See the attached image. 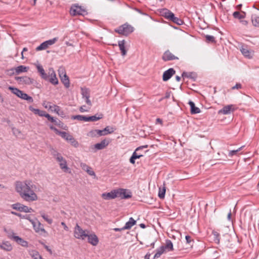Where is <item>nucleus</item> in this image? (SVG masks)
Instances as JSON below:
<instances>
[{"label": "nucleus", "instance_id": "nucleus-33", "mask_svg": "<svg viewBox=\"0 0 259 259\" xmlns=\"http://www.w3.org/2000/svg\"><path fill=\"white\" fill-rule=\"evenodd\" d=\"M46 118L51 122L54 123L56 125L60 126L61 123H62L60 120H58L57 118H55L51 116L49 114L47 115Z\"/></svg>", "mask_w": 259, "mask_h": 259}, {"label": "nucleus", "instance_id": "nucleus-9", "mask_svg": "<svg viewBox=\"0 0 259 259\" xmlns=\"http://www.w3.org/2000/svg\"><path fill=\"white\" fill-rule=\"evenodd\" d=\"M15 79L21 84H30L33 82L32 79L26 76L16 77Z\"/></svg>", "mask_w": 259, "mask_h": 259}, {"label": "nucleus", "instance_id": "nucleus-15", "mask_svg": "<svg viewBox=\"0 0 259 259\" xmlns=\"http://www.w3.org/2000/svg\"><path fill=\"white\" fill-rule=\"evenodd\" d=\"M234 110V106L233 105H229L224 107L223 109L220 110L218 113L219 114H228Z\"/></svg>", "mask_w": 259, "mask_h": 259}, {"label": "nucleus", "instance_id": "nucleus-18", "mask_svg": "<svg viewBox=\"0 0 259 259\" xmlns=\"http://www.w3.org/2000/svg\"><path fill=\"white\" fill-rule=\"evenodd\" d=\"M109 144V141L104 139L102 140L100 143H98L94 145V148L97 150H102L106 148Z\"/></svg>", "mask_w": 259, "mask_h": 259}, {"label": "nucleus", "instance_id": "nucleus-20", "mask_svg": "<svg viewBox=\"0 0 259 259\" xmlns=\"http://www.w3.org/2000/svg\"><path fill=\"white\" fill-rule=\"evenodd\" d=\"M29 109L30 111H32L35 114H37L41 117H47V113L45 111L40 110L38 109H35L32 106H29Z\"/></svg>", "mask_w": 259, "mask_h": 259}, {"label": "nucleus", "instance_id": "nucleus-24", "mask_svg": "<svg viewBox=\"0 0 259 259\" xmlns=\"http://www.w3.org/2000/svg\"><path fill=\"white\" fill-rule=\"evenodd\" d=\"M240 51L244 57H247L249 59L252 57L251 52L248 49L246 46L242 47L240 49Z\"/></svg>", "mask_w": 259, "mask_h": 259}, {"label": "nucleus", "instance_id": "nucleus-6", "mask_svg": "<svg viewBox=\"0 0 259 259\" xmlns=\"http://www.w3.org/2000/svg\"><path fill=\"white\" fill-rule=\"evenodd\" d=\"M86 13L85 9L79 6L75 5L72 7L70 10V14L73 16L84 15Z\"/></svg>", "mask_w": 259, "mask_h": 259}, {"label": "nucleus", "instance_id": "nucleus-59", "mask_svg": "<svg viewBox=\"0 0 259 259\" xmlns=\"http://www.w3.org/2000/svg\"><path fill=\"white\" fill-rule=\"evenodd\" d=\"M242 85L240 83H236V85L232 88V90L241 89Z\"/></svg>", "mask_w": 259, "mask_h": 259}, {"label": "nucleus", "instance_id": "nucleus-27", "mask_svg": "<svg viewBox=\"0 0 259 259\" xmlns=\"http://www.w3.org/2000/svg\"><path fill=\"white\" fill-rule=\"evenodd\" d=\"M136 224V221L133 218H130L128 221L126 222L124 226L125 230H129Z\"/></svg>", "mask_w": 259, "mask_h": 259}, {"label": "nucleus", "instance_id": "nucleus-34", "mask_svg": "<svg viewBox=\"0 0 259 259\" xmlns=\"http://www.w3.org/2000/svg\"><path fill=\"white\" fill-rule=\"evenodd\" d=\"M28 68L23 65H20L15 68L14 69L16 73L18 74L21 72H26L27 71Z\"/></svg>", "mask_w": 259, "mask_h": 259}, {"label": "nucleus", "instance_id": "nucleus-4", "mask_svg": "<svg viewBox=\"0 0 259 259\" xmlns=\"http://www.w3.org/2000/svg\"><path fill=\"white\" fill-rule=\"evenodd\" d=\"M12 207L13 209L21 212H31L33 211L32 208L29 207L27 206L24 205L20 203H16L12 204Z\"/></svg>", "mask_w": 259, "mask_h": 259}, {"label": "nucleus", "instance_id": "nucleus-46", "mask_svg": "<svg viewBox=\"0 0 259 259\" xmlns=\"http://www.w3.org/2000/svg\"><path fill=\"white\" fill-rule=\"evenodd\" d=\"M212 234L213 235L214 241L215 243L219 244L220 243V234L217 231H213Z\"/></svg>", "mask_w": 259, "mask_h": 259}, {"label": "nucleus", "instance_id": "nucleus-2", "mask_svg": "<svg viewBox=\"0 0 259 259\" xmlns=\"http://www.w3.org/2000/svg\"><path fill=\"white\" fill-rule=\"evenodd\" d=\"M74 236L75 238L81 240H84L87 238L88 233L89 231L88 230H83L80 226L77 223L74 228Z\"/></svg>", "mask_w": 259, "mask_h": 259}, {"label": "nucleus", "instance_id": "nucleus-19", "mask_svg": "<svg viewBox=\"0 0 259 259\" xmlns=\"http://www.w3.org/2000/svg\"><path fill=\"white\" fill-rule=\"evenodd\" d=\"M48 104H49V108L51 109L52 111H54L56 112L57 114L59 115H64L63 111H61L60 109V107L57 105H51V103H48Z\"/></svg>", "mask_w": 259, "mask_h": 259}, {"label": "nucleus", "instance_id": "nucleus-29", "mask_svg": "<svg viewBox=\"0 0 259 259\" xmlns=\"http://www.w3.org/2000/svg\"><path fill=\"white\" fill-rule=\"evenodd\" d=\"M118 46L119 49L121 51V54L122 56H125L126 54V51L125 48V40H122L118 41Z\"/></svg>", "mask_w": 259, "mask_h": 259}, {"label": "nucleus", "instance_id": "nucleus-21", "mask_svg": "<svg viewBox=\"0 0 259 259\" xmlns=\"http://www.w3.org/2000/svg\"><path fill=\"white\" fill-rule=\"evenodd\" d=\"M251 20L253 26L259 27V15L257 14H252L251 16Z\"/></svg>", "mask_w": 259, "mask_h": 259}, {"label": "nucleus", "instance_id": "nucleus-48", "mask_svg": "<svg viewBox=\"0 0 259 259\" xmlns=\"http://www.w3.org/2000/svg\"><path fill=\"white\" fill-rule=\"evenodd\" d=\"M68 142L70 143L72 146L75 148H77L79 146L78 142L73 137V136L71 138L70 140Z\"/></svg>", "mask_w": 259, "mask_h": 259}, {"label": "nucleus", "instance_id": "nucleus-30", "mask_svg": "<svg viewBox=\"0 0 259 259\" xmlns=\"http://www.w3.org/2000/svg\"><path fill=\"white\" fill-rule=\"evenodd\" d=\"M245 15L246 13L244 11H241V12L235 11L233 13L234 18L238 19H242L244 18L245 17Z\"/></svg>", "mask_w": 259, "mask_h": 259}, {"label": "nucleus", "instance_id": "nucleus-11", "mask_svg": "<svg viewBox=\"0 0 259 259\" xmlns=\"http://www.w3.org/2000/svg\"><path fill=\"white\" fill-rule=\"evenodd\" d=\"M162 59L164 61H168L178 60L179 58L173 55L169 50H167L163 53Z\"/></svg>", "mask_w": 259, "mask_h": 259}, {"label": "nucleus", "instance_id": "nucleus-43", "mask_svg": "<svg viewBox=\"0 0 259 259\" xmlns=\"http://www.w3.org/2000/svg\"><path fill=\"white\" fill-rule=\"evenodd\" d=\"M22 99L27 100L29 103H32L33 101L32 98L29 96L27 94L23 93L21 98Z\"/></svg>", "mask_w": 259, "mask_h": 259}, {"label": "nucleus", "instance_id": "nucleus-39", "mask_svg": "<svg viewBox=\"0 0 259 259\" xmlns=\"http://www.w3.org/2000/svg\"><path fill=\"white\" fill-rule=\"evenodd\" d=\"M174 14L169 10H168L167 9L163 10V16L167 19L170 20L171 17H173Z\"/></svg>", "mask_w": 259, "mask_h": 259}, {"label": "nucleus", "instance_id": "nucleus-58", "mask_svg": "<svg viewBox=\"0 0 259 259\" xmlns=\"http://www.w3.org/2000/svg\"><path fill=\"white\" fill-rule=\"evenodd\" d=\"M50 128L54 131V132L57 134H58L59 135V132H61V131H59L57 128H56L55 127H54V126L53 125H50Z\"/></svg>", "mask_w": 259, "mask_h": 259}, {"label": "nucleus", "instance_id": "nucleus-3", "mask_svg": "<svg viewBox=\"0 0 259 259\" xmlns=\"http://www.w3.org/2000/svg\"><path fill=\"white\" fill-rule=\"evenodd\" d=\"M134 28L131 25L125 23L115 30V32L120 34L127 36L134 31Z\"/></svg>", "mask_w": 259, "mask_h": 259}, {"label": "nucleus", "instance_id": "nucleus-28", "mask_svg": "<svg viewBox=\"0 0 259 259\" xmlns=\"http://www.w3.org/2000/svg\"><path fill=\"white\" fill-rule=\"evenodd\" d=\"M189 104L191 107V113L192 114H197L200 112V110L199 108L196 107L195 105V104L192 101H190L189 102Z\"/></svg>", "mask_w": 259, "mask_h": 259}, {"label": "nucleus", "instance_id": "nucleus-13", "mask_svg": "<svg viewBox=\"0 0 259 259\" xmlns=\"http://www.w3.org/2000/svg\"><path fill=\"white\" fill-rule=\"evenodd\" d=\"M49 79L48 80L53 84H57L58 83V80L56 77V74L53 69H49L48 72Z\"/></svg>", "mask_w": 259, "mask_h": 259}, {"label": "nucleus", "instance_id": "nucleus-42", "mask_svg": "<svg viewBox=\"0 0 259 259\" xmlns=\"http://www.w3.org/2000/svg\"><path fill=\"white\" fill-rule=\"evenodd\" d=\"M41 217L49 224H51L53 223V220L49 218L48 215L46 214L43 212H40Z\"/></svg>", "mask_w": 259, "mask_h": 259}, {"label": "nucleus", "instance_id": "nucleus-35", "mask_svg": "<svg viewBox=\"0 0 259 259\" xmlns=\"http://www.w3.org/2000/svg\"><path fill=\"white\" fill-rule=\"evenodd\" d=\"M165 251H166L165 248H164L163 246H161L159 248L157 249L156 253L155 254L154 258H158L160 256V255L164 253Z\"/></svg>", "mask_w": 259, "mask_h": 259}, {"label": "nucleus", "instance_id": "nucleus-8", "mask_svg": "<svg viewBox=\"0 0 259 259\" xmlns=\"http://www.w3.org/2000/svg\"><path fill=\"white\" fill-rule=\"evenodd\" d=\"M56 159L58 162H59V165L61 169H62L64 172H68L69 173L71 172L70 168L67 166L66 160L61 155L58 157Z\"/></svg>", "mask_w": 259, "mask_h": 259}, {"label": "nucleus", "instance_id": "nucleus-54", "mask_svg": "<svg viewBox=\"0 0 259 259\" xmlns=\"http://www.w3.org/2000/svg\"><path fill=\"white\" fill-rule=\"evenodd\" d=\"M51 154L53 156V157L56 159L58 157L60 156L61 154L58 153L56 150L54 149H52L51 150Z\"/></svg>", "mask_w": 259, "mask_h": 259}, {"label": "nucleus", "instance_id": "nucleus-1", "mask_svg": "<svg viewBox=\"0 0 259 259\" xmlns=\"http://www.w3.org/2000/svg\"><path fill=\"white\" fill-rule=\"evenodd\" d=\"M14 186L16 192L25 201L33 202L38 199L35 193L36 187L31 181H17L15 182Z\"/></svg>", "mask_w": 259, "mask_h": 259}, {"label": "nucleus", "instance_id": "nucleus-47", "mask_svg": "<svg viewBox=\"0 0 259 259\" xmlns=\"http://www.w3.org/2000/svg\"><path fill=\"white\" fill-rule=\"evenodd\" d=\"M166 189L165 187H163L162 189L159 188L158 196L160 199H163L164 197L165 194Z\"/></svg>", "mask_w": 259, "mask_h": 259}, {"label": "nucleus", "instance_id": "nucleus-5", "mask_svg": "<svg viewBox=\"0 0 259 259\" xmlns=\"http://www.w3.org/2000/svg\"><path fill=\"white\" fill-rule=\"evenodd\" d=\"M30 222L33 225V228L36 232L39 233L40 234L42 233H47V232L44 228V226L41 224L37 220H30Z\"/></svg>", "mask_w": 259, "mask_h": 259}, {"label": "nucleus", "instance_id": "nucleus-10", "mask_svg": "<svg viewBox=\"0 0 259 259\" xmlns=\"http://www.w3.org/2000/svg\"><path fill=\"white\" fill-rule=\"evenodd\" d=\"M87 237L88 238V242L93 246H96L99 243V239L97 235L93 233H88Z\"/></svg>", "mask_w": 259, "mask_h": 259}, {"label": "nucleus", "instance_id": "nucleus-63", "mask_svg": "<svg viewBox=\"0 0 259 259\" xmlns=\"http://www.w3.org/2000/svg\"><path fill=\"white\" fill-rule=\"evenodd\" d=\"M124 230H125V229H124V227H123L122 228H115L113 229V230L115 231V232L121 231Z\"/></svg>", "mask_w": 259, "mask_h": 259}, {"label": "nucleus", "instance_id": "nucleus-12", "mask_svg": "<svg viewBox=\"0 0 259 259\" xmlns=\"http://www.w3.org/2000/svg\"><path fill=\"white\" fill-rule=\"evenodd\" d=\"M102 197L105 200H110L117 197L116 190H113L108 193H104L102 194Z\"/></svg>", "mask_w": 259, "mask_h": 259}, {"label": "nucleus", "instance_id": "nucleus-14", "mask_svg": "<svg viewBox=\"0 0 259 259\" xmlns=\"http://www.w3.org/2000/svg\"><path fill=\"white\" fill-rule=\"evenodd\" d=\"M176 73L175 70L171 68L166 70L163 72L162 75V79L163 81H166L169 79L171 76Z\"/></svg>", "mask_w": 259, "mask_h": 259}, {"label": "nucleus", "instance_id": "nucleus-36", "mask_svg": "<svg viewBox=\"0 0 259 259\" xmlns=\"http://www.w3.org/2000/svg\"><path fill=\"white\" fill-rule=\"evenodd\" d=\"M142 156H143L142 155H138L137 153H136V151H135L132 154V156L131 157L130 159V161L131 163L132 164H135V159H138V158H140V157H141Z\"/></svg>", "mask_w": 259, "mask_h": 259}, {"label": "nucleus", "instance_id": "nucleus-57", "mask_svg": "<svg viewBox=\"0 0 259 259\" xmlns=\"http://www.w3.org/2000/svg\"><path fill=\"white\" fill-rule=\"evenodd\" d=\"M58 71H59V76H60V78L62 77L64 74H66L64 69L63 68L59 69Z\"/></svg>", "mask_w": 259, "mask_h": 259}, {"label": "nucleus", "instance_id": "nucleus-41", "mask_svg": "<svg viewBox=\"0 0 259 259\" xmlns=\"http://www.w3.org/2000/svg\"><path fill=\"white\" fill-rule=\"evenodd\" d=\"M71 118L73 120L86 121V116L82 115H72Z\"/></svg>", "mask_w": 259, "mask_h": 259}, {"label": "nucleus", "instance_id": "nucleus-64", "mask_svg": "<svg viewBox=\"0 0 259 259\" xmlns=\"http://www.w3.org/2000/svg\"><path fill=\"white\" fill-rule=\"evenodd\" d=\"M61 225L63 226L64 229L65 230H66V231H68V228L66 226V225L65 224V223L64 222H61Z\"/></svg>", "mask_w": 259, "mask_h": 259}, {"label": "nucleus", "instance_id": "nucleus-52", "mask_svg": "<svg viewBox=\"0 0 259 259\" xmlns=\"http://www.w3.org/2000/svg\"><path fill=\"white\" fill-rule=\"evenodd\" d=\"M58 40L57 37H55L52 39H49L48 40L45 41L48 45V46H51L54 44Z\"/></svg>", "mask_w": 259, "mask_h": 259}, {"label": "nucleus", "instance_id": "nucleus-17", "mask_svg": "<svg viewBox=\"0 0 259 259\" xmlns=\"http://www.w3.org/2000/svg\"><path fill=\"white\" fill-rule=\"evenodd\" d=\"M35 65L41 77L45 80H48L49 79L48 74L45 72L42 66L39 64H37Z\"/></svg>", "mask_w": 259, "mask_h": 259}, {"label": "nucleus", "instance_id": "nucleus-37", "mask_svg": "<svg viewBox=\"0 0 259 259\" xmlns=\"http://www.w3.org/2000/svg\"><path fill=\"white\" fill-rule=\"evenodd\" d=\"M99 131V130H92L88 133V136L92 138L100 137Z\"/></svg>", "mask_w": 259, "mask_h": 259}, {"label": "nucleus", "instance_id": "nucleus-61", "mask_svg": "<svg viewBox=\"0 0 259 259\" xmlns=\"http://www.w3.org/2000/svg\"><path fill=\"white\" fill-rule=\"evenodd\" d=\"M11 213L12 214H13L16 216H18L22 219H23V215H22L21 213H18V212H14V211H12L11 212Z\"/></svg>", "mask_w": 259, "mask_h": 259}, {"label": "nucleus", "instance_id": "nucleus-55", "mask_svg": "<svg viewBox=\"0 0 259 259\" xmlns=\"http://www.w3.org/2000/svg\"><path fill=\"white\" fill-rule=\"evenodd\" d=\"M185 238H186L187 243L188 244H190V245H192V244H191V243L193 242L194 241H193V240L191 239V237L189 235H187V236H186Z\"/></svg>", "mask_w": 259, "mask_h": 259}, {"label": "nucleus", "instance_id": "nucleus-25", "mask_svg": "<svg viewBox=\"0 0 259 259\" xmlns=\"http://www.w3.org/2000/svg\"><path fill=\"white\" fill-rule=\"evenodd\" d=\"M103 114H96L91 116H86V121H96L103 118Z\"/></svg>", "mask_w": 259, "mask_h": 259}, {"label": "nucleus", "instance_id": "nucleus-49", "mask_svg": "<svg viewBox=\"0 0 259 259\" xmlns=\"http://www.w3.org/2000/svg\"><path fill=\"white\" fill-rule=\"evenodd\" d=\"M81 94L83 98H88V97H90L89 91L87 89H81Z\"/></svg>", "mask_w": 259, "mask_h": 259}, {"label": "nucleus", "instance_id": "nucleus-32", "mask_svg": "<svg viewBox=\"0 0 259 259\" xmlns=\"http://www.w3.org/2000/svg\"><path fill=\"white\" fill-rule=\"evenodd\" d=\"M62 83L66 88H68L70 86V82L68 77L66 74H64L62 77L60 78Z\"/></svg>", "mask_w": 259, "mask_h": 259}, {"label": "nucleus", "instance_id": "nucleus-51", "mask_svg": "<svg viewBox=\"0 0 259 259\" xmlns=\"http://www.w3.org/2000/svg\"><path fill=\"white\" fill-rule=\"evenodd\" d=\"M242 147H240L236 150H233L230 151L229 152V154H228L229 156L230 157H232L234 155H236L238 153V152L240 151V150L242 149Z\"/></svg>", "mask_w": 259, "mask_h": 259}, {"label": "nucleus", "instance_id": "nucleus-60", "mask_svg": "<svg viewBox=\"0 0 259 259\" xmlns=\"http://www.w3.org/2000/svg\"><path fill=\"white\" fill-rule=\"evenodd\" d=\"M84 106H82L79 108V111L81 112H88L89 111V109H85L84 108Z\"/></svg>", "mask_w": 259, "mask_h": 259}, {"label": "nucleus", "instance_id": "nucleus-38", "mask_svg": "<svg viewBox=\"0 0 259 259\" xmlns=\"http://www.w3.org/2000/svg\"><path fill=\"white\" fill-rule=\"evenodd\" d=\"M170 20L179 25L183 24V20L178 17H175V14L173 15V17H171Z\"/></svg>", "mask_w": 259, "mask_h": 259}, {"label": "nucleus", "instance_id": "nucleus-44", "mask_svg": "<svg viewBox=\"0 0 259 259\" xmlns=\"http://www.w3.org/2000/svg\"><path fill=\"white\" fill-rule=\"evenodd\" d=\"M48 47L49 46L47 44L46 42L44 41L36 48V50L37 51H41L45 50L47 49Z\"/></svg>", "mask_w": 259, "mask_h": 259}, {"label": "nucleus", "instance_id": "nucleus-22", "mask_svg": "<svg viewBox=\"0 0 259 259\" xmlns=\"http://www.w3.org/2000/svg\"><path fill=\"white\" fill-rule=\"evenodd\" d=\"M113 132L114 130L112 127H110L109 126H107L102 130H99V133L100 134V136H102L111 134Z\"/></svg>", "mask_w": 259, "mask_h": 259}, {"label": "nucleus", "instance_id": "nucleus-45", "mask_svg": "<svg viewBox=\"0 0 259 259\" xmlns=\"http://www.w3.org/2000/svg\"><path fill=\"white\" fill-rule=\"evenodd\" d=\"M30 255L33 259H40V256H41L37 251L35 250L32 251L30 253Z\"/></svg>", "mask_w": 259, "mask_h": 259}, {"label": "nucleus", "instance_id": "nucleus-56", "mask_svg": "<svg viewBox=\"0 0 259 259\" xmlns=\"http://www.w3.org/2000/svg\"><path fill=\"white\" fill-rule=\"evenodd\" d=\"M12 132L13 134L16 136H18L21 134V132L17 128L13 127L12 128Z\"/></svg>", "mask_w": 259, "mask_h": 259}, {"label": "nucleus", "instance_id": "nucleus-53", "mask_svg": "<svg viewBox=\"0 0 259 259\" xmlns=\"http://www.w3.org/2000/svg\"><path fill=\"white\" fill-rule=\"evenodd\" d=\"M8 89H9V90H10L12 92V93H13L14 94L16 95V96L18 94V93H19V91L20 90H19L17 88H16L10 86L8 88Z\"/></svg>", "mask_w": 259, "mask_h": 259}, {"label": "nucleus", "instance_id": "nucleus-31", "mask_svg": "<svg viewBox=\"0 0 259 259\" xmlns=\"http://www.w3.org/2000/svg\"><path fill=\"white\" fill-rule=\"evenodd\" d=\"M166 251H170L174 250L173 244L170 240H166L165 245H163Z\"/></svg>", "mask_w": 259, "mask_h": 259}, {"label": "nucleus", "instance_id": "nucleus-16", "mask_svg": "<svg viewBox=\"0 0 259 259\" xmlns=\"http://www.w3.org/2000/svg\"><path fill=\"white\" fill-rule=\"evenodd\" d=\"M80 166L81 167V168L83 170L85 171L89 175L91 176H94V177H96L95 173L93 170L92 167H91L90 166L83 162L80 163Z\"/></svg>", "mask_w": 259, "mask_h": 259}, {"label": "nucleus", "instance_id": "nucleus-7", "mask_svg": "<svg viewBox=\"0 0 259 259\" xmlns=\"http://www.w3.org/2000/svg\"><path fill=\"white\" fill-rule=\"evenodd\" d=\"M117 197H121L122 199H127L132 197V192L127 189H116Z\"/></svg>", "mask_w": 259, "mask_h": 259}, {"label": "nucleus", "instance_id": "nucleus-23", "mask_svg": "<svg viewBox=\"0 0 259 259\" xmlns=\"http://www.w3.org/2000/svg\"><path fill=\"white\" fill-rule=\"evenodd\" d=\"M13 238L16 242L20 244L21 246L23 247H27L28 246V242L19 236H13Z\"/></svg>", "mask_w": 259, "mask_h": 259}, {"label": "nucleus", "instance_id": "nucleus-62", "mask_svg": "<svg viewBox=\"0 0 259 259\" xmlns=\"http://www.w3.org/2000/svg\"><path fill=\"white\" fill-rule=\"evenodd\" d=\"M89 98L90 97H88V98H85V102L86 103L89 105V106H92V103H91V101H90V100L89 99Z\"/></svg>", "mask_w": 259, "mask_h": 259}, {"label": "nucleus", "instance_id": "nucleus-26", "mask_svg": "<svg viewBox=\"0 0 259 259\" xmlns=\"http://www.w3.org/2000/svg\"><path fill=\"white\" fill-rule=\"evenodd\" d=\"M0 248L7 251H11L12 249V246L8 241L4 242L2 244L0 243Z\"/></svg>", "mask_w": 259, "mask_h": 259}, {"label": "nucleus", "instance_id": "nucleus-50", "mask_svg": "<svg viewBox=\"0 0 259 259\" xmlns=\"http://www.w3.org/2000/svg\"><path fill=\"white\" fill-rule=\"evenodd\" d=\"M206 40L208 42H215V38L214 36L209 35H205Z\"/></svg>", "mask_w": 259, "mask_h": 259}, {"label": "nucleus", "instance_id": "nucleus-40", "mask_svg": "<svg viewBox=\"0 0 259 259\" xmlns=\"http://www.w3.org/2000/svg\"><path fill=\"white\" fill-rule=\"evenodd\" d=\"M62 138L65 139L66 141H69L72 136L69 135L68 133H67L65 132H59V135Z\"/></svg>", "mask_w": 259, "mask_h": 259}]
</instances>
